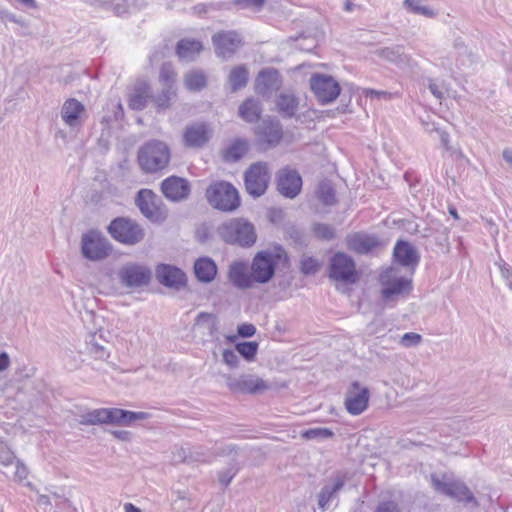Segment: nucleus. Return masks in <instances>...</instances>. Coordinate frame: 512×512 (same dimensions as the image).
I'll use <instances>...</instances> for the list:
<instances>
[{"label":"nucleus","instance_id":"f257e3e1","mask_svg":"<svg viewBox=\"0 0 512 512\" xmlns=\"http://www.w3.org/2000/svg\"><path fill=\"white\" fill-rule=\"evenodd\" d=\"M147 418L148 413L146 412H133L119 408H99L81 415L80 424L129 425L134 421L145 420Z\"/></svg>","mask_w":512,"mask_h":512},{"label":"nucleus","instance_id":"f03ea898","mask_svg":"<svg viewBox=\"0 0 512 512\" xmlns=\"http://www.w3.org/2000/svg\"><path fill=\"white\" fill-rule=\"evenodd\" d=\"M218 234L224 242L241 247H250L257 239L254 225L243 218L223 222L218 227Z\"/></svg>","mask_w":512,"mask_h":512},{"label":"nucleus","instance_id":"7ed1b4c3","mask_svg":"<svg viewBox=\"0 0 512 512\" xmlns=\"http://www.w3.org/2000/svg\"><path fill=\"white\" fill-rule=\"evenodd\" d=\"M170 160L168 146L159 140L145 143L138 152V162L141 168L148 173H153L167 166Z\"/></svg>","mask_w":512,"mask_h":512},{"label":"nucleus","instance_id":"20e7f679","mask_svg":"<svg viewBox=\"0 0 512 512\" xmlns=\"http://www.w3.org/2000/svg\"><path fill=\"white\" fill-rule=\"evenodd\" d=\"M206 197L214 208L221 211H234L240 205L238 191L225 181L212 183L206 191Z\"/></svg>","mask_w":512,"mask_h":512},{"label":"nucleus","instance_id":"39448f33","mask_svg":"<svg viewBox=\"0 0 512 512\" xmlns=\"http://www.w3.org/2000/svg\"><path fill=\"white\" fill-rule=\"evenodd\" d=\"M107 229L113 239L125 245H136L145 237L142 226L125 217L115 218Z\"/></svg>","mask_w":512,"mask_h":512},{"label":"nucleus","instance_id":"423d86ee","mask_svg":"<svg viewBox=\"0 0 512 512\" xmlns=\"http://www.w3.org/2000/svg\"><path fill=\"white\" fill-rule=\"evenodd\" d=\"M112 252L110 241L98 230H89L81 236V253L90 261H101Z\"/></svg>","mask_w":512,"mask_h":512},{"label":"nucleus","instance_id":"0eeeda50","mask_svg":"<svg viewBox=\"0 0 512 512\" xmlns=\"http://www.w3.org/2000/svg\"><path fill=\"white\" fill-rule=\"evenodd\" d=\"M431 482L435 491L444 494L447 497H450L461 502L476 503L473 493L462 481L454 480L445 474L441 476H438L437 474H432Z\"/></svg>","mask_w":512,"mask_h":512},{"label":"nucleus","instance_id":"6e6552de","mask_svg":"<svg viewBox=\"0 0 512 512\" xmlns=\"http://www.w3.org/2000/svg\"><path fill=\"white\" fill-rule=\"evenodd\" d=\"M135 203L151 222H163L167 217V210L161 198L150 189H141L137 193Z\"/></svg>","mask_w":512,"mask_h":512},{"label":"nucleus","instance_id":"1a4fd4ad","mask_svg":"<svg viewBox=\"0 0 512 512\" xmlns=\"http://www.w3.org/2000/svg\"><path fill=\"white\" fill-rule=\"evenodd\" d=\"M270 181V173L268 165L264 162L253 163L245 171L244 183L246 191L253 197L262 196Z\"/></svg>","mask_w":512,"mask_h":512},{"label":"nucleus","instance_id":"9d476101","mask_svg":"<svg viewBox=\"0 0 512 512\" xmlns=\"http://www.w3.org/2000/svg\"><path fill=\"white\" fill-rule=\"evenodd\" d=\"M393 271V268H389L380 275L381 298L385 303L393 302L412 290L411 280L405 277H392Z\"/></svg>","mask_w":512,"mask_h":512},{"label":"nucleus","instance_id":"9b49d317","mask_svg":"<svg viewBox=\"0 0 512 512\" xmlns=\"http://www.w3.org/2000/svg\"><path fill=\"white\" fill-rule=\"evenodd\" d=\"M310 87L322 104L333 102L341 91L339 83L327 74H313L310 78Z\"/></svg>","mask_w":512,"mask_h":512},{"label":"nucleus","instance_id":"f8f14e48","mask_svg":"<svg viewBox=\"0 0 512 512\" xmlns=\"http://www.w3.org/2000/svg\"><path fill=\"white\" fill-rule=\"evenodd\" d=\"M120 283L127 288L146 286L151 280V270L144 265L127 263L118 271Z\"/></svg>","mask_w":512,"mask_h":512},{"label":"nucleus","instance_id":"ddd939ff","mask_svg":"<svg viewBox=\"0 0 512 512\" xmlns=\"http://www.w3.org/2000/svg\"><path fill=\"white\" fill-rule=\"evenodd\" d=\"M329 277L345 283L356 282L354 260L342 252H337L330 260Z\"/></svg>","mask_w":512,"mask_h":512},{"label":"nucleus","instance_id":"4468645a","mask_svg":"<svg viewBox=\"0 0 512 512\" xmlns=\"http://www.w3.org/2000/svg\"><path fill=\"white\" fill-rule=\"evenodd\" d=\"M226 384L233 393L257 394L269 388V385L257 375L241 374L239 377L226 376Z\"/></svg>","mask_w":512,"mask_h":512},{"label":"nucleus","instance_id":"2eb2a0df","mask_svg":"<svg viewBox=\"0 0 512 512\" xmlns=\"http://www.w3.org/2000/svg\"><path fill=\"white\" fill-rule=\"evenodd\" d=\"M255 133L258 145L264 150L276 147L283 137L282 126L278 120H262Z\"/></svg>","mask_w":512,"mask_h":512},{"label":"nucleus","instance_id":"dca6fc26","mask_svg":"<svg viewBox=\"0 0 512 512\" xmlns=\"http://www.w3.org/2000/svg\"><path fill=\"white\" fill-rule=\"evenodd\" d=\"M215 53L222 59L231 58L242 45V38L236 31H220L212 36Z\"/></svg>","mask_w":512,"mask_h":512},{"label":"nucleus","instance_id":"f3484780","mask_svg":"<svg viewBox=\"0 0 512 512\" xmlns=\"http://www.w3.org/2000/svg\"><path fill=\"white\" fill-rule=\"evenodd\" d=\"M370 393L367 387L361 386L358 381L351 383L345 394V407L349 414L360 415L367 407Z\"/></svg>","mask_w":512,"mask_h":512},{"label":"nucleus","instance_id":"a211bd4d","mask_svg":"<svg viewBox=\"0 0 512 512\" xmlns=\"http://www.w3.org/2000/svg\"><path fill=\"white\" fill-rule=\"evenodd\" d=\"M350 479L347 472L338 471L322 487L318 494V507L322 511L329 508L330 503L337 498V494Z\"/></svg>","mask_w":512,"mask_h":512},{"label":"nucleus","instance_id":"6ab92c4d","mask_svg":"<svg viewBox=\"0 0 512 512\" xmlns=\"http://www.w3.org/2000/svg\"><path fill=\"white\" fill-rule=\"evenodd\" d=\"M275 260L271 253L259 252L251 264V274L254 282L267 283L275 274Z\"/></svg>","mask_w":512,"mask_h":512},{"label":"nucleus","instance_id":"aec40b11","mask_svg":"<svg viewBox=\"0 0 512 512\" xmlns=\"http://www.w3.org/2000/svg\"><path fill=\"white\" fill-rule=\"evenodd\" d=\"M212 136V129L208 124L198 122L186 126L183 132V144L187 148H202Z\"/></svg>","mask_w":512,"mask_h":512},{"label":"nucleus","instance_id":"412c9836","mask_svg":"<svg viewBox=\"0 0 512 512\" xmlns=\"http://www.w3.org/2000/svg\"><path fill=\"white\" fill-rule=\"evenodd\" d=\"M302 178L296 170L283 169L278 173L277 189L281 195L293 199L301 191Z\"/></svg>","mask_w":512,"mask_h":512},{"label":"nucleus","instance_id":"4be33fe9","mask_svg":"<svg viewBox=\"0 0 512 512\" xmlns=\"http://www.w3.org/2000/svg\"><path fill=\"white\" fill-rule=\"evenodd\" d=\"M161 190L167 199L173 202H179L189 196L191 188L186 179L170 176L161 183Z\"/></svg>","mask_w":512,"mask_h":512},{"label":"nucleus","instance_id":"5701e85b","mask_svg":"<svg viewBox=\"0 0 512 512\" xmlns=\"http://www.w3.org/2000/svg\"><path fill=\"white\" fill-rule=\"evenodd\" d=\"M281 85V75L274 68L261 70L255 81L256 92L262 96H270L274 91L279 90Z\"/></svg>","mask_w":512,"mask_h":512},{"label":"nucleus","instance_id":"b1692460","mask_svg":"<svg viewBox=\"0 0 512 512\" xmlns=\"http://www.w3.org/2000/svg\"><path fill=\"white\" fill-rule=\"evenodd\" d=\"M227 277L232 285L240 290L249 289L254 284L248 265L242 261H234L229 265Z\"/></svg>","mask_w":512,"mask_h":512},{"label":"nucleus","instance_id":"393cba45","mask_svg":"<svg viewBox=\"0 0 512 512\" xmlns=\"http://www.w3.org/2000/svg\"><path fill=\"white\" fill-rule=\"evenodd\" d=\"M0 464L6 468L14 466V470L12 472V478L14 481L22 482L27 479V467L16 459L14 452L2 440H0Z\"/></svg>","mask_w":512,"mask_h":512},{"label":"nucleus","instance_id":"a878e982","mask_svg":"<svg viewBox=\"0 0 512 512\" xmlns=\"http://www.w3.org/2000/svg\"><path fill=\"white\" fill-rule=\"evenodd\" d=\"M85 115L84 105L75 98L67 99L61 108V118L70 128H78L82 125Z\"/></svg>","mask_w":512,"mask_h":512},{"label":"nucleus","instance_id":"bb28decb","mask_svg":"<svg viewBox=\"0 0 512 512\" xmlns=\"http://www.w3.org/2000/svg\"><path fill=\"white\" fill-rule=\"evenodd\" d=\"M156 277L166 287L179 288L186 284L185 273L181 269L169 264L158 265Z\"/></svg>","mask_w":512,"mask_h":512},{"label":"nucleus","instance_id":"cd10ccee","mask_svg":"<svg viewBox=\"0 0 512 512\" xmlns=\"http://www.w3.org/2000/svg\"><path fill=\"white\" fill-rule=\"evenodd\" d=\"M393 256L395 261L404 267L415 268L420 260L415 247L407 241L399 240L396 242Z\"/></svg>","mask_w":512,"mask_h":512},{"label":"nucleus","instance_id":"c85d7f7f","mask_svg":"<svg viewBox=\"0 0 512 512\" xmlns=\"http://www.w3.org/2000/svg\"><path fill=\"white\" fill-rule=\"evenodd\" d=\"M217 265L210 257H200L194 263V273L202 283L212 282L217 275Z\"/></svg>","mask_w":512,"mask_h":512},{"label":"nucleus","instance_id":"c756f323","mask_svg":"<svg viewBox=\"0 0 512 512\" xmlns=\"http://www.w3.org/2000/svg\"><path fill=\"white\" fill-rule=\"evenodd\" d=\"M347 244L350 250L358 254H367L379 245V240L371 235L354 234L348 237Z\"/></svg>","mask_w":512,"mask_h":512},{"label":"nucleus","instance_id":"7c9ffc66","mask_svg":"<svg viewBox=\"0 0 512 512\" xmlns=\"http://www.w3.org/2000/svg\"><path fill=\"white\" fill-rule=\"evenodd\" d=\"M151 89L146 82H138L135 84L132 92L129 95V107L133 110H142L146 107L147 101L150 98Z\"/></svg>","mask_w":512,"mask_h":512},{"label":"nucleus","instance_id":"2f4dec72","mask_svg":"<svg viewBox=\"0 0 512 512\" xmlns=\"http://www.w3.org/2000/svg\"><path fill=\"white\" fill-rule=\"evenodd\" d=\"M248 149L247 140L235 139L222 151V158L225 162H237L248 152Z\"/></svg>","mask_w":512,"mask_h":512},{"label":"nucleus","instance_id":"473e14b6","mask_svg":"<svg viewBox=\"0 0 512 512\" xmlns=\"http://www.w3.org/2000/svg\"><path fill=\"white\" fill-rule=\"evenodd\" d=\"M203 49L202 43L192 39H182L177 43L176 54L180 59L191 61Z\"/></svg>","mask_w":512,"mask_h":512},{"label":"nucleus","instance_id":"72a5a7b5","mask_svg":"<svg viewBox=\"0 0 512 512\" xmlns=\"http://www.w3.org/2000/svg\"><path fill=\"white\" fill-rule=\"evenodd\" d=\"M376 54L380 58L400 67L409 63V56L404 53V48L402 46H392L379 49L376 51Z\"/></svg>","mask_w":512,"mask_h":512},{"label":"nucleus","instance_id":"f704fd0d","mask_svg":"<svg viewBox=\"0 0 512 512\" xmlns=\"http://www.w3.org/2000/svg\"><path fill=\"white\" fill-rule=\"evenodd\" d=\"M278 111L284 117H293L298 109V99L293 94L282 93L278 96L277 101Z\"/></svg>","mask_w":512,"mask_h":512},{"label":"nucleus","instance_id":"c9c22d12","mask_svg":"<svg viewBox=\"0 0 512 512\" xmlns=\"http://www.w3.org/2000/svg\"><path fill=\"white\" fill-rule=\"evenodd\" d=\"M248 74V70L244 65L236 66L230 71L228 81L232 92H236L247 85Z\"/></svg>","mask_w":512,"mask_h":512},{"label":"nucleus","instance_id":"e433bc0d","mask_svg":"<svg viewBox=\"0 0 512 512\" xmlns=\"http://www.w3.org/2000/svg\"><path fill=\"white\" fill-rule=\"evenodd\" d=\"M259 103L254 99H247L239 107V115L247 122H256L260 117Z\"/></svg>","mask_w":512,"mask_h":512},{"label":"nucleus","instance_id":"4c0bfd02","mask_svg":"<svg viewBox=\"0 0 512 512\" xmlns=\"http://www.w3.org/2000/svg\"><path fill=\"white\" fill-rule=\"evenodd\" d=\"M403 7L413 14L422 15L427 18H434L436 16L434 10L428 6L422 5L419 0H404Z\"/></svg>","mask_w":512,"mask_h":512},{"label":"nucleus","instance_id":"58836bf2","mask_svg":"<svg viewBox=\"0 0 512 512\" xmlns=\"http://www.w3.org/2000/svg\"><path fill=\"white\" fill-rule=\"evenodd\" d=\"M318 199L324 205H333L336 202L335 190L328 181H322L317 188Z\"/></svg>","mask_w":512,"mask_h":512},{"label":"nucleus","instance_id":"ea45409f","mask_svg":"<svg viewBox=\"0 0 512 512\" xmlns=\"http://www.w3.org/2000/svg\"><path fill=\"white\" fill-rule=\"evenodd\" d=\"M185 85L191 91H199L206 86V76L201 71H193L185 76Z\"/></svg>","mask_w":512,"mask_h":512},{"label":"nucleus","instance_id":"a19ab883","mask_svg":"<svg viewBox=\"0 0 512 512\" xmlns=\"http://www.w3.org/2000/svg\"><path fill=\"white\" fill-rule=\"evenodd\" d=\"M258 343L255 341L240 342L236 344V351L247 361H253L258 351Z\"/></svg>","mask_w":512,"mask_h":512},{"label":"nucleus","instance_id":"79ce46f5","mask_svg":"<svg viewBox=\"0 0 512 512\" xmlns=\"http://www.w3.org/2000/svg\"><path fill=\"white\" fill-rule=\"evenodd\" d=\"M176 95L172 85L164 86L161 93L153 98L155 105L160 109H166L170 106L171 99Z\"/></svg>","mask_w":512,"mask_h":512},{"label":"nucleus","instance_id":"37998d69","mask_svg":"<svg viewBox=\"0 0 512 512\" xmlns=\"http://www.w3.org/2000/svg\"><path fill=\"white\" fill-rule=\"evenodd\" d=\"M320 262L310 256L303 255L300 260V270L305 275H313L320 269Z\"/></svg>","mask_w":512,"mask_h":512},{"label":"nucleus","instance_id":"c03bdc74","mask_svg":"<svg viewBox=\"0 0 512 512\" xmlns=\"http://www.w3.org/2000/svg\"><path fill=\"white\" fill-rule=\"evenodd\" d=\"M238 471L239 468L237 463H230L226 468H224L218 473V480L220 484L225 487L228 486L233 480V478L236 476Z\"/></svg>","mask_w":512,"mask_h":512},{"label":"nucleus","instance_id":"a18cd8bd","mask_svg":"<svg viewBox=\"0 0 512 512\" xmlns=\"http://www.w3.org/2000/svg\"><path fill=\"white\" fill-rule=\"evenodd\" d=\"M313 232L319 239L323 240H331L335 237V230L329 224L316 223L313 226Z\"/></svg>","mask_w":512,"mask_h":512},{"label":"nucleus","instance_id":"49530a36","mask_svg":"<svg viewBox=\"0 0 512 512\" xmlns=\"http://www.w3.org/2000/svg\"><path fill=\"white\" fill-rule=\"evenodd\" d=\"M175 76L176 74L170 63H164L161 66L159 78L163 86L172 85L174 87Z\"/></svg>","mask_w":512,"mask_h":512},{"label":"nucleus","instance_id":"de8ad7c7","mask_svg":"<svg viewBox=\"0 0 512 512\" xmlns=\"http://www.w3.org/2000/svg\"><path fill=\"white\" fill-rule=\"evenodd\" d=\"M303 437L306 439H326L333 436V432L328 428H311L303 432Z\"/></svg>","mask_w":512,"mask_h":512},{"label":"nucleus","instance_id":"09e8293b","mask_svg":"<svg viewBox=\"0 0 512 512\" xmlns=\"http://www.w3.org/2000/svg\"><path fill=\"white\" fill-rule=\"evenodd\" d=\"M422 342V336L415 332H407L401 336L399 343L405 347L410 348L419 345Z\"/></svg>","mask_w":512,"mask_h":512},{"label":"nucleus","instance_id":"8fccbe9b","mask_svg":"<svg viewBox=\"0 0 512 512\" xmlns=\"http://www.w3.org/2000/svg\"><path fill=\"white\" fill-rule=\"evenodd\" d=\"M222 360L231 369L238 367L239 357L237 353L231 349H224L222 353Z\"/></svg>","mask_w":512,"mask_h":512},{"label":"nucleus","instance_id":"3c124183","mask_svg":"<svg viewBox=\"0 0 512 512\" xmlns=\"http://www.w3.org/2000/svg\"><path fill=\"white\" fill-rule=\"evenodd\" d=\"M89 353L96 359L106 360L109 357V352L98 343L90 342L88 346Z\"/></svg>","mask_w":512,"mask_h":512},{"label":"nucleus","instance_id":"603ef678","mask_svg":"<svg viewBox=\"0 0 512 512\" xmlns=\"http://www.w3.org/2000/svg\"><path fill=\"white\" fill-rule=\"evenodd\" d=\"M265 0H234V4L239 6L241 9L254 8L261 9L264 5Z\"/></svg>","mask_w":512,"mask_h":512},{"label":"nucleus","instance_id":"864d4df0","mask_svg":"<svg viewBox=\"0 0 512 512\" xmlns=\"http://www.w3.org/2000/svg\"><path fill=\"white\" fill-rule=\"evenodd\" d=\"M364 95L366 97H370L371 99H384L390 100L393 97V94L387 91L375 90V89H366L364 91Z\"/></svg>","mask_w":512,"mask_h":512},{"label":"nucleus","instance_id":"5fc2aeb1","mask_svg":"<svg viewBox=\"0 0 512 512\" xmlns=\"http://www.w3.org/2000/svg\"><path fill=\"white\" fill-rule=\"evenodd\" d=\"M197 325L207 324L208 328H213L215 325V318L212 314L201 312L196 318Z\"/></svg>","mask_w":512,"mask_h":512},{"label":"nucleus","instance_id":"6e6d98bb","mask_svg":"<svg viewBox=\"0 0 512 512\" xmlns=\"http://www.w3.org/2000/svg\"><path fill=\"white\" fill-rule=\"evenodd\" d=\"M237 332L241 337H252L256 333V327L250 323H243L238 326Z\"/></svg>","mask_w":512,"mask_h":512},{"label":"nucleus","instance_id":"4d7b16f0","mask_svg":"<svg viewBox=\"0 0 512 512\" xmlns=\"http://www.w3.org/2000/svg\"><path fill=\"white\" fill-rule=\"evenodd\" d=\"M375 512H399V508L395 502L386 501L380 503Z\"/></svg>","mask_w":512,"mask_h":512},{"label":"nucleus","instance_id":"13d9d810","mask_svg":"<svg viewBox=\"0 0 512 512\" xmlns=\"http://www.w3.org/2000/svg\"><path fill=\"white\" fill-rule=\"evenodd\" d=\"M433 130H435L438 133L439 139H440L442 145L446 149H449V139H450L449 134L446 131L440 130V129L435 128V127H433Z\"/></svg>","mask_w":512,"mask_h":512},{"label":"nucleus","instance_id":"bf43d9fd","mask_svg":"<svg viewBox=\"0 0 512 512\" xmlns=\"http://www.w3.org/2000/svg\"><path fill=\"white\" fill-rule=\"evenodd\" d=\"M117 439L122 441H129L131 438V433L126 430H115L111 432Z\"/></svg>","mask_w":512,"mask_h":512},{"label":"nucleus","instance_id":"052dcab7","mask_svg":"<svg viewBox=\"0 0 512 512\" xmlns=\"http://www.w3.org/2000/svg\"><path fill=\"white\" fill-rule=\"evenodd\" d=\"M10 365V358L6 352L0 353V372L5 371Z\"/></svg>","mask_w":512,"mask_h":512},{"label":"nucleus","instance_id":"680f3d73","mask_svg":"<svg viewBox=\"0 0 512 512\" xmlns=\"http://www.w3.org/2000/svg\"><path fill=\"white\" fill-rule=\"evenodd\" d=\"M429 90L438 99H442L444 96L443 91L438 87L436 83L430 82Z\"/></svg>","mask_w":512,"mask_h":512},{"label":"nucleus","instance_id":"e2e57ef3","mask_svg":"<svg viewBox=\"0 0 512 512\" xmlns=\"http://www.w3.org/2000/svg\"><path fill=\"white\" fill-rule=\"evenodd\" d=\"M16 1L26 9L37 8V2L35 0H16Z\"/></svg>","mask_w":512,"mask_h":512},{"label":"nucleus","instance_id":"0e129e2a","mask_svg":"<svg viewBox=\"0 0 512 512\" xmlns=\"http://www.w3.org/2000/svg\"><path fill=\"white\" fill-rule=\"evenodd\" d=\"M0 17L5 18L11 22H17L15 14L4 9H0Z\"/></svg>","mask_w":512,"mask_h":512},{"label":"nucleus","instance_id":"69168bd1","mask_svg":"<svg viewBox=\"0 0 512 512\" xmlns=\"http://www.w3.org/2000/svg\"><path fill=\"white\" fill-rule=\"evenodd\" d=\"M502 274L508 281V287L512 290V268L502 269Z\"/></svg>","mask_w":512,"mask_h":512},{"label":"nucleus","instance_id":"338daca9","mask_svg":"<svg viewBox=\"0 0 512 512\" xmlns=\"http://www.w3.org/2000/svg\"><path fill=\"white\" fill-rule=\"evenodd\" d=\"M502 156H503V159L509 163L510 165H512V150L511 149H504L503 152H502Z\"/></svg>","mask_w":512,"mask_h":512},{"label":"nucleus","instance_id":"774afa93","mask_svg":"<svg viewBox=\"0 0 512 512\" xmlns=\"http://www.w3.org/2000/svg\"><path fill=\"white\" fill-rule=\"evenodd\" d=\"M125 512H142L138 507L133 505L132 503H126L124 505Z\"/></svg>","mask_w":512,"mask_h":512}]
</instances>
